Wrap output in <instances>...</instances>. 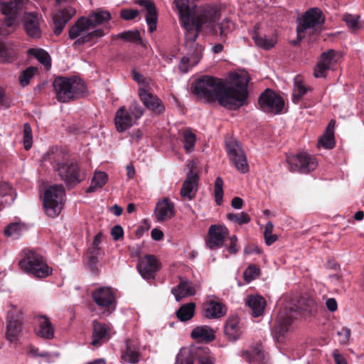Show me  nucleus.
<instances>
[{
    "instance_id": "nucleus-1",
    "label": "nucleus",
    "mask_w": 364,
    "mask_h": 364,
    "mask_svg": "<svg viewBox=\"0 0 364 364\" xmlns=\"http://www.w3.org/2000/svg\"><path fill=\"white\" fill-rule=\"evenodd\" d=\"M247 74L231 73L230 81L211 75H203L192 85L193 94L207 102H218L230 110H237L248 103V84Z\"/></svg>"
},
{
    "instance_id": "nucleus-2",
    "label": "nucleus",
    "mask_w": 364,
    "mask_h": 364,
    "mask_svg": "<svg viewBox=\"0 0 364 364\" xmlns=\"http://www.w3.org/2000/svg\"><path fill=\"white\" fill-rule=\"evenodd\" d=\"M174 4L178 12L181 26L186 29V46L194 48L191 57L183 56L178 68L182 73H187L189 68L197 65L202 58L201 47L195 42L202 31L203 25L213 20L215 11L208 7L191 6L189 0H175Z\"/></svg>"
},
{
    "instance_id": "nucleus-3",
    "label": "nucleus",
    "mask_w": 364,
    "mask_h": 364,
    "mask_svg": "<svg viewBox=\"0 0 364 364\" xmlns=\"http://www.w3.org/2000/svg\"><path fill=\"white\" fill-rule=\"evenodd\" d=\"M53 171L63 181L68 189H72L86 178V172L80 163L70 158L68 153L57 147L52 148L44 156Z\"/></svg>"
},
{
    "instance_id": "nucleus-4",
    "label": "nucleus",
    "mask_w": 364,
    "mask_h": 364,
    "mask_svg": "<svg viewBox=\"0 0 364 364\" xmlns=\"http://www.w3.org/2000/svg\"><path fill=\"white\" fill-rule=\"evenodd\" d=\"M317 311L316 301L311 297H301L296 304L284 306L278 314L274 331L283 336L289 329L294 319L299 314H314Z\"/></svg>"
},
{
    "instance_id": "nucleus-5",
    "label": "nucleus",
    "mask_w": 364,
    "mask_h": 364,
    "mask_svg": "<svg viewBox=\"0 0 364 364\" xmlns=\"http://www.w3.org/2000/svg\"><path fill=\"white\" fill-rule=\"evenodd\" d=\"M53 86L58 101L63 103L75 100L86 92L84 82L76 77L58 76L55 78Z\"/></svg>"
},
{
    "instance_id": "nucleus-6",
    "label": "nucleus",
    "mask_w": 364,
    "mask_h": 364,
    "mask_svg": "<svg viewBox=\"0 0 364 364\" xmlns=\"http://www.w3.org/2000/svg\"><path fill=\"white\" fill-rule=\"evenodd\" d=\"M21 256L22 259H20L18 265L24 272L39 279L46 278L52 274V268L36 250L24 249L21 252Z\"/></svg>"
},
{
    "instance_id": "nucleus-7",
    "label": "nucleus",
    "mask_w": 364,
    "mask_h": 364,
    "mask_svg": "<svg viewBox=\"0 0 364 364\" xmlns=\"http://www.w3.org/2000/svg\"><path fill=\"white\" fill-rule=\"evenodd\" d=\"M26 0H1L0 9L4 19L0 25V35L7 36L11 33L16 22V18L21 12Z\"/></svg>"
},
{
    "instance_id": "nucleus-8",
    "label": "nucleus",
    "mask_w": 364,
    "mask_h": 364,
    "mask_svg": "<svg viewBox=\"0 0 364 364\" xmlns=\"http://www.w3.org/2000/svg\"><path fill=\"white\" fill-rule=\"evenodd\" d=\"M214 362L208 348L189 346L180 349L175 364H213Z\"/></svg>"
},
{
    "instance_id": "nucleus-9",
    "label": "nucleus",
    "mask_w": 364,
    "mask_h": 364,
    "mask_svg": "<svg viewBox=\"0 0 364 364\" xmlns=\"http://www.w3.org/2000/svg\"><path fill=\"white\" fill-rule=\"evenodd\" d=\"M65 193L63 185L50 186L45 191L43 207L48 217L54 218L60 214L63 208V198Z\"/></svg>"
},
{
    "instance_id": "nucleus-10",
    "label": "nucleus",
    "mask_w": 364,
    "mask_h": 364,
    "mask_svg": "<svg viewBox=\"0 0 364 364\" xmlns=\"http://www.w3.org/2000/svg\"><path fill=\"white\" fill-rule=\"evenodd\" d=\"M258 106L265 113L279 114L284 107V99L269 88L265 89L258 97Z\"/></svg>"
},
{
    "instance_id": "nucleus-11",
    "label": "nucleus",
    "mask_w": 364,
    "mask_h": 364,
    "mask_svg": "<svg viewBox=\"0 0 364 364\" xmlns=\"http://www.w3.org/2000/svg\"><path fill=\"white\" fill-rule=\"evenodd\" d=\"M286 161L289 171L305 174L315 170L318 166L316 158L306 152L287 156Z\"/></svg>"
},
{
    "instance_id": "nucleus-12",
    "label": "nucleus",
    "mask_w": 364,
    "mask_h": 364,
    "mask_svg": "<svg viewBox=\"0 0 364 364\" xmlns=\"http://www.w3.org/2000/svg\"><path fill=\"white\" fill-rule=\"evenodd\" d=\"M324 23L325 18L319 9L311 8L306 11L301 18L299 19V23L296 28V33L299 41H301L304 37L302 33L309 29H315L316 27L322 26Z\"/></svg>"
},
{
    "instance_id": "nucleus-13",
    "label": "nucleus",
    "mask_w": 364,
    "mask_h": 364,
    "mask_svg": "<svg viewBox=\"0 0 364 364\" xmlns=\"http://www.w3.org/2000/svg\"><path fill=\"white\" fill-rule=\"evenodd\" d=\"M229 235L228 229L221 225H212L209 227L205 238V245L210 250H217L224 246L225 238Z\"/></svg>"
},
{
    "instance_id": "nucleus-14",
    "label": "nucleus",
    "mask_w": 364,
    "mask_h": 364,
    "mask_svg": "<svg viewBox=\"0 0 364 364\" xmlns=\"http://www.w3.org/2000/svg\"><path fill=\"white\" fill-rule=\"evenodd\" d=\"M136 268L144 279L154 280L156 272L161 269V263L155 256L146 255L139 259Z\"/></svg>"
},
{
    "instance_id": "nucleus-15",
    "label": "nucleus",
    "mask_w": 364,
    "mask_h": 364,
    "mask_svg": "<svg viewBox=\"0 0 364 364\" xmlns=\"http://www.w3.org/2000/svg\"><path fill=\"white\" fill-rule=\"evenodd\" d=\"M227 152L230 159L240 172L243 173L248 172L249 165L246 155L237 143L230 142L228 144Z\"/></svg>"
},
{
    "instance_id": "nucleus-16",
    "label": "nucleus",
    "mask_w": 364,
    "mask_h": 364,
    "mask_svg": "<svg viewBox=\"0 0 364 364\" xmlns=\"http://www.w3.org/2000/svg\"><path fill=\"white\" fill-rule=\"evenodd\" d=\"M92 298L95 304L102 308L109 309L115 305V296L109 287H102L92 291Z\"/></svg>"
},
{
    "instance_id": "nucleus-17",
    "label": "nucleus",
    "mask_w": 364,
    "mask_h": 364,
    "mask_svg": "<svg viewBox=\"0 0 364 364\" xmlns=\"http://www.w3.org/2000/svg\"><path fill=\"white\" fill-rule=\"evenodd\" d=\"M139 96L144 105L154 114H161L165 111V107L161 99L145 88L139 89Z\"/></svg>"
},
{
    "instance_id": "nucleus-18",
    "label": "nucleus",
    "mask_w": 364,
    "mask_h": 364,
    "mask_svg": "<svg viewBox=\"0 0 364 364\" xmlns=\"http://www.w3.org/2000/svg\"><path fill=\"white\" fill-rule=\"evenodd\" d=\"M92 340L91 344L97 347L107 342L109 338L110 328L108 324L99 322L97 320L92 321Z\"/></svg>"
},
{
    "instance_id": "nucleus-19",
    "label": "nucleus",
    "mask_w": 364,
    "mask_h": 364,
    "mask_svg": "<svg viewBox=\"0 0 364 364\" xmlns=\"http://www.w3.org/2000/svg\"><path fill=\"white\" fill-rule=\"evenodd\" d=\"M135 120L124 107H120L115 113L114 124L118 132L122 133L131 128Z\"/></svg>"
},
{
    "instance_id": "nucleus-20",
    "label": "nucleus",
    "mask_w": 364,
    "mask_h": 364,
    "mask_svg": "<svg viewBox=\"0 0 364 364\" xmlns=\"http://www.w3.org/2000/svg\"><path fill=\"white\" fill-rule=\"evenodd\" d=\"M23 26L26 34L32 38H39L41 36L40 18L36 13L31 12L25 15Z\"/></svg>"
},
{
    "instance_id": "nucleus-21",
    "label": "nucleus",
    "mask_w": 364,
    "mask_h": 364,
    "mask_svg": "<svg viewBox=\"0 0 364 364\" xmlns=\"http://www.w3.org/2000/svg\"><path fill=\"white\" fill-rule=\"evenodd\" d=\"M75 14V10L71 7L60 9L53 16L54 33L56 36L61 34L65 24Z\"/></svg>"
},
{
    "instance_id": "nucleus-22",
    "label": "nucleus",
    "mask_w": 364,
    "mask_h": 364,
    "mask_svg": "<svg viewBox=\"0 0 364 364\" xmlns=\"http://www.w3.org/2000/svg\"><path fill=\"white\" fill-rule=\"evenodd\" d=\"M259 24L254 26L252 38L255 44L259 48L265 50H269L273 48L277 43V35L274 32L271 36H262L259 32Z\"/></svg>"
},
{
    "instance_id": "nucleus-23",
    "label": "nucleus",
    "mask_w": 364,
    "mask_h": 364,
    "mask_svg": "<svg viewBox=\"0 0 364 364\" xmlns=\"http://www.w3.org/2000/svg\"><path fill=\"white\" fill-rule=\"evenodd\" d=\"M226 306L221 302L208 299L203 304V316L207 318H217L225 315Z\"/></svg>"
},
{
    "instance_id": "nucleus-24",
    "label": "nucleus",
    "mask_w": 364,
    "mask_h": 364,
    "mask_svg": "<svg viewBox=\"0 0 364 364\" xmlns=\"http://www.w3.org/2000/svg\"><path fill=\"white\" fill-rule=\"evenodd\" d=\"M154 213L159 222H164L175 215L174 204L168 198L157 203Z\"/></svg>"
},
{
    "instance_id": "nucleus-25",
    "label": "nucleus",
    "mask_w": 364,
    "mask_h": 364,
    "mask_svg": "<svg viewBox=\"0 0 364 364\" xmlns=\"http://www.w3.org/2000/svg\"><path fill=\"white\" fill-rule=\"evenodd\" d=\"M141 7L146 10V21L149 27V31L153 33L156 30L158 15L155 4L151 0H138L136 1Z\"/></svg>"
},
{
    "instance_id": "nucleus-26",
    "label": "nucleus",
    "mask_w": 364,
    "mask_h": 364,
    "mask_svg": "<svg viewBox=\"0 0 364 364\" xmlns=\"http://www.w3.org/2000/svg\"><path fill=\"white\" fill-rule=\"evenodd\" d=\"M199 177L197 173L190 171L187 175L186 180L184 181L180 193L181 196L184 198L192 200L196 196L197 191V185Z\"/></svg>"
},
{
    "instance_id": "nucleus-27",
    "label": "nucleus",
    "mask_w": 364,
    "mask_h": 364,
    "mask_svg": "<svg viewBox=\"0 0 364 364\" xmlns=\"http://www.w3.org/2000/svg\"><path fill=\"white\" fill-rule=\"evenodd\" d=\"M191 338L198 343H208L215 339V331L208 326H198L192 330Z\"/></svg>"
},
{
    "instance_id": "nucleus-28",
    "label": "nucleus",
    "mask_w": 364,
    "mask_h": 364,
    "mask_svg": "<svg viewBox=\"0 0 364 364\" xmlns=\"http://www.w3.org/2000/svg\"><path fill=\"white\" fill-rule=\"evenodd\" d=\"M171 293L174 295L176 300L180 301L186 296H193L196 294V289L191 281L180 277L178 284L171 289Z\"/></svg>"
},
{
    "instance_id": "nucleus-29",
    "label": "nucleus",
    "mask_w": 364,
    "mask_h": 364,
    "mask_svg": "<svg viewBox=\"0 0 364 364\" xmlns=\"http://www.w3.org/2000/svg\"><path fill=\"white\" fill-rule=\"evenodd\" d=\"M38 323V328L36 331L38 336L47 340H51L54 338L55 329L49 318L46 315H38L36 316Z\"/></svg>"
},
{
    "instance_id": "nucleus-30",
    "label": "nucleus",
    "mask_w": 364,
    "mask_h": 364,
    "mask_svg": "<svg viewBox=\"0 0 364 364\" xmlns=\"http://www.w3.org/2000/svg\"><path fill=\"white\" fill-rule=\"evenodd\" d=\"M141 356L138 343L135 341L127 339L126 341V348L122 354V358L124 361L135 364L139 362Z\"/></svg>"
},
{
    "instance_id": "nucleus-31",
    "label": "nucleus",
    "mask_w": 364,
    "mask_h": 364,
    "mask_svg": "<svg viewBox=\"0 0 364 364\" xmlns=\"http://www.w3.org/2000/svg\"><path fill=\"white\" fill-rule=\"evenodd\" d=\"M239 318L237 316L229 317L225 326V335L230 341H237L242 334L239 326Z\"/></svg>"
},
{
    "instance_id": "nucleus-32",
    "label": "nucleus",
    "mask_w": 364,
    "mask_h": 364,
    "mask_svg": "<svg viewBox=\"0 0 364 364\" xmlns=\"http://www.w3.org/2000/svg\"><path fill=\"white\" fill-rule=\"evenodd\" d=\"M111 18V14L107 11L97 9L92 11L87 17L86 21L87 25L90 28H92L98 25L103 23L104 22L108 21Z\"/></svg>"
},
{
    "instance_id": "nucleus-33",
    "label": "nucleus",
    "mask_w": 364,
    "mask_h": 364,
    "mask_svg": "<svg viewBox=\"0 0 364 364\" xmlns=\"http://www.w3.org/2000/svg\"><path fill=\"white\" fill-rule=\"evenodd\" d=\"M22 331V322L14 318H9L6 328V338L11 342L16 341Z\"/></svg>"
},
{
    "instance_id": "nucleus-34",
    "label": "nucleus",
    "mask_w": 364,
    "mask_h": 364,
    "mask_svg": "<svg viewBox=\"0 0 364 364\" xmlns=\"http://www.w3.org/2000/svg\"><path fill=\"white\" fill-rule=\"evenodd\" d=\"M336 121L331 119L326 129L325 133L321 137L318 143L326 149H333L335 146L334 128Z\"/></svg>"
},
{
    "instance_id": "nucleus-35",
    "label": "nucleus",
    "mask_w": 364,
    "mask_h": 364,
    "mask_svg": "<svg viewBox=\"0 0 364 364\" xmlns=\"http://www.w3.org/2000/svg\"><path fill=\"white\" fill-rule=\"evenodd\" d=\"M246 305L252 309L253 316L258 317L264 312L266 301L260 296H250L246 301Z\"/></svg>"
},
{
    "instance_id": "nucleus-36",
    "label": "nucleus",
    "mask_w": 364,
    "mask_h": 364,
    "mask_svg": "<svg viewBox=\"0 0 364 364\" xmlns=\"http://www.w3.org/2000/svg\"><path fill=\"white\" fill-rule=\"evenodd\" d=\"M196 305L194 302L183 304L176 311L177 318L182 322L191 320L195 315Z\"/></svg>"
},
{
    "instance_id": "nucleus-37",
    "label": "nucleus",
    "mask_w": 364,
    "mask_h": 364,
    "mask_svg": "<svg viewBox=\"0 0 364 364\" xmlns=\"http://www.w3.org/2000/svg\"><path fill=\"white\" fill-rule=\"evenodd\" d=\"M89 29L90 28L87 25L86 17L82 16L70 28L69 38L70 39H75L79 37L82 32Z\"/></svg>"
},
{
    "instance_id": "nucleus-38",
    "label": "nucleus",
    "mask_w": 364,
    "mask_h": 364,
    "mask_svg": "<svg viewBox=\"0 0 364 364\" xmlns=\"http://www.w3.org/2000/svg\"><path fill=\"white\" fill-rule=\"evenodd\" d=\"M108 180V176L106 173L99 171L96 172L92 180L90 186L87 189V193H93L97 188H102Z\"/></svg>"
},
{
    "instance_id": "nucleus-39",
    "label": "nucleus",
    "mask_w": 364,
    "mask_h": 364,
    "mask_svg": "<svg viewBox=\"0 0 364 364\" xmlns=\"http://www.w3.org/2000/svg\"><path fill=\"white\" fill-rule=\"evenodd\" d=\"M242 357L246 362H265V355L264 351L259 348H255L252 352L244 350L242 353Z\"/></svg>"
},
{
    "instance_id": "nucleus-40",
    "label": "nucleus",
    "mask_w": 364,
    "mask_h": 364,
    "mask_svg": "<svg viewBox=\"0 0 364 364\" xmlns=\"http://www.w3.org/2000/svg\"><path fill=\"white\" fill-rule=\"evenodd\" d=\"M28 54L34 56L41 64L46 67H50V57L48 52L41 48H30Z\"/></svg>"
},
{
    "instance_id": "nucleus-41",
    "label": "nucleus",
    "mask_w": 364,
    "mask_h": 364,
    "mask_svg": "<svg viewBox=\"0 0 364 364\" xmlns=\"http://www.w3.org/2000/svg\"><path fill=\"white\" fill-rule=\"evenodd\" d=\"M360 18L359 15L345 14L342 16V20L346 23V26L351 31L355 32L362 28V25L359 21Z\"/></svg>"
},
{
    "instance_id": "nucleus-42",
    "label": "nucleus",
    "mask_w": 364,
    "mask_h": 364,
    "mask_svg": "<svg viewBox=\"0 0 364 364\" xmlns=\"http://www.w3.org/2000/svg\"><path fill=\"white\" fill-rule=\"evenodd\" d=\"M196 136L190 129H185L183 132L182 142L187 153L191 152L195 146Z\"/></svg>"
},
{
    "instance_id": "nucleus-43",
    "label": "nucleus",
    "mask_w": 364,
    "mask_h": 364,
    "mask_svg": "<svg viewBox=\"0 0 364 364\" xmlns=\"http://www.w3.org/2000/svg\"><path fill=\"white\" fill-rule=\"evenodd\" d=\"M100 248L89 247L86 257L88 260V265L92 271H97V264L99 262V256L101 255Z\"/></svg>"
},
{
    "instance_id": "nucleus-44",
    "label": "nucleus",
    "mask_w": 364,
    "mask_h": 364,
    "mask_svg": "<svg viewBox=\"0 0 364 364\" xmlns=\"http://www.w3.org/2000/svg\"><path fill=\"white\" fill-rule=\"evenodd\" d=\"M16 58L14 50L8 47L4 42L0 41V62L11 63Z\"/></svg>"
},
{
    "instance_id": "nucleus-45",
    "label": "nucleus",
    "mask_w": 364,
    "mask_h": 364,
    "mask_svg": "<svg viewBox=\"0 0 364 364\" xmlns=\"http://www.w3.org/2000/svg\"><path fill=\"white\" fill-rule=\"evenodd\" d=\"M226 217L229 221L239 225L247 224L251 220L250 216L245 212H241L239 213H230L227 214Z\"/></svg>"
},
{
    "instance_id": "nucleus-46",
    "label": "nucleus",
    "mask_w": 364,
    "mask_h": 364,
    "mask_svg": "<svg viewBox=\"0 0 364 364\" xmlns=\"http://www.w3.org/2000/svg\"><path fill=\"white\" fill-rule=\"evenodd\" d=\"M0 196L2 198H6L5 203H12L15 200V193L13 188L6 182L0 183Z\"/></svg>"
},
{
    "instance_id": "nucleus-47",
    "label": "nucleus",
    "mask_w": 364,
    "mask_h": 364,
    "mask_svg": "<svg viewBox=\"0 0 364 364\" xmlns=\"http://www.w3.org/2000/svg\"><path fill=\"white\" fill-rule=\"evenodd\" d=\"M37 71L38 68L33 66H30L23 70L18 77L21 85L23 87L28 85L31 79L34 76Z\"/></svg>"
},
{
    "instance_id": "nucleus-48",
    "label": "nucleus",
    "mask_w": 364,
    "mask_h": 364,
    "mask_svg": "<svg viewBox=\"0 0 364 364\" xmlns=\"http://www.w3.org/2000/svg\"><path fill=\"white\" fill-rule=\"evenodd\" d=\"M273 224L272 222L269 221L266 223L264 231V237L265 243L267 245H272L274 242H275L278 240V237L277 235L272 234L273 231Z\"/></svg>"
},
{
    "instance_id": "nucleus-49",
    "label": "nucleus",
    "mask_w": 364,
    "mask_h": 364,
    "mask_svg": "<svg viewBox=\"0 0 364 364\" xmlns=\"http://www.w3.org/2000/svg\"><path fill=\"white\" fill-rule=\"evenodd\" d=\"M118 36L119 38L123 39L125 41L134 42L136 43H140L141 42L140 33L137 30L124 31L119 33Z\"/></svg>"
},
{
    "instance_id": "nucleus-50",
    "label": "nucleus",
    "mask_w": 364,
    "mask_h": 364,
    "mask_svg": "<svg viewBox=\"0 0 364 364\" xmlns=\"http://www.w3.org/2000/svg\"><path fill=\"white\" fill-rule=\"evenodd\" d=\"M307 88L301 83L296 82L291 95V100L294 104H299L303 96L306 93Z\"/></svg>"
},
{
    "instance_id": "nucleus-51",
    "label": "nucleus",
    "mask_w": 364,
    "mask_h": 364,
    "mask_svg": "<svg viewBox=\"0 0 364 364\" xmlns=\"http://www.w3.org/2000/svg\"><path fill=\"white\" fill-rule=\"evenodd\" d=\"M127 110L129 112L130 114L132 116L133 119L136 121L139 119L144 112V109L143 107L140 105V104L134 100L129 106Z\"/></svg>"
},
{
    "instance_id": "nucleus-52",
    "label": "nucleus",
    "mask_w": 364,
    "mask_h": 364,
    "mask_svg": "<svg viewBox=\"0 0 364 364\" xmlns=\"http://www.w3.org/2000/svg\"><path fill=\"white\" fill-rule=\"evenodd\" d=\"M223 181L220 177H217L215 181L214 194L215 202L218 205H221L223 197Z\"/></svg>"
},
{
    "instance_id": "nucleus-53",
    "label": "nucleus",
    "mask_w": 364,
    "mask_h": 364,
    "mask_svg": "<svg viewBox=\"0 0 364 364\" xmlns=\"http://www.w3.org/2000/svg\"><path fill=\"white\" fill-rule=\"evenodd\" d=\"M33 135L32 129L28 123L23 125V144L26 150H29L32 146Z\"/></svg>"
},
{
    "instance_id": "nucleus-54",
    "label": "nucleus",
    "mask_w": 364,
    "mask_h": 364,
    "mask_svg": "<svg viewBox=\"0 0 364 364\" xmlns=\"http://www.w3.org/2000/svg\"><path fill=\"white\" fill-rule=\"evenodd\" d=\"M259 272L260 269L257 265L250 264L244 272V279L246 282H250L259 276Z\"/></svg>"
},
{
    "instance_id": "nucleus-55",
    "label": "nucleus",
    "mask_w": 364,
    "mask_h": 364,
    "mask_svg": "<svg viewBox=\"0 0 364 364\" xmlns=\"http://www.w3.org/2000/svg\"><path fill=\"white\" fill-rule=\"evenodd\" d=\"M21 231V226L19 223H11L4 229V235L7 237L14 236L17 237Z\"/></svg>"
},
{
    "instance_id": "nucleus-56",
    "label": "nucleus",
    "mask_w": 364,
    "mask_h": 364,
    "mask_svg": "<svg viewBox=\"0 0 364 364\" xmlns=\"http://www.w3.org/2000/svg\"><path fill=\"white\" fill-rule=\"evenodd\" d=\"M233 23L228 18L224 19L220 24H218V29L220 31V36L223 41L226 39L227 34L230 30V26Z\"/></svg>"
},
{
    "instance_id": "nucleus-57",
    "label": "nucleus",
    "mask_w": 364,
    "mask_h": 364,
    "mask_svg": "<svg viewBox=\"0 0 364 364\" xmlns=\"http://www.w3.org/2000/svg\"><path fill=\"white\" fill-rule=\"evenodd\" d=\"M336 52L333 49L328 50L323 52L318 60L319 62L323 63L324 65L330 68V65L336 56Z\"/></svg>"
},
{
    "instance_id": "nucleus-58",
    "label": "nucleus",
    "mask_w": 364,
    "mask_h": 364,
    "mask_svg": "<svg viewBox=\"0 0 364 364\" xmlns=\"http://www.w3.org/2000/svg\"><path fill=\"white\" fill-rule=\"evenodd\" d=\"M350 333L351 331L350 328L342 327L340 330L337 331L338 342L342 345L347 344L349 341Z\"/></svg>"
},
{
    "instance_id": "nucleus-59",
    "label": "nucleus",
    "mask_w": 364,
    "mask_h": 364,
    "mask_svg": "<svg viewBox=\"0 0 364 364\" xmlns=\"http://www.w3.org/2000/svg\"><path fill=\"white\" fill-rule=\"evenodd\" d=\"M139 14V11L133 9H123L120 11V17L126 21L132 20L137 17Z\"/></svg>"
},
{
    "instance_id": "nucleus-60",
    "label": "nucleus",
    "mask_w": 364,
    "mask_h": 364,
    "mask_svg": "<svg viewBox=\"0 0 364 364\" xmlns=\"http://www.w3.org/2000/svg\"><path fill=\"white\" fill-rule=\"evenodd\" d=\"M330 69L327 65L323 63L318 62L314 68V75L316 77H326L327 71Z\"/></svg>"
},
{
    "instance_id": "nucleus-61",
    "label": "nucleus",
    "mask_w": 364,
    "mask_h": 364,
    "mask_svg": "<svg viewBox=\"0 0 364 364\" xmlns=\"http://www.w3.org/2000/svg\"><path fill=\"white\" fill-rule=\"evenodd\" d=\"M230 242L225 247L230 254L235 255L237 253L239 249L237 247V237L236 235H232L229 238Z\"/></svg>"
},
{
    "instance_id": "nucleus-62",
    "label": "nucleus",
    "mask_w": 364,
    "mask_h": 364,
    "mask_svg": "<svg viewBox=\"0 0 364 364\" xmlns=\"http://www.w3.org/2000/svg\"><path fill=\"white\" fill-rule=\"evenodd\" d=\"M111 235L114 241H118L124 236V230L122 226L114 225L111 230Z\"/></svg>"
},
{
    "instance_id": "nucleus-63",
    "label": "nucleus",
    "mask_w": 364,
    "mask_h": 364,
    "mask_svg": "<svg viewBox=\"0 0 364 364\" xmlns=\"http://www.w3.org/2000/svg\"><path fill=\"white\" fill-rule=\"evenodd\" d=\"M88 37L89 41H92L96 38L102 37L105 36V31L102 28L96 29L92 32H90L89 33L86 34Z\"/></svg>"
},
{
    "instance_id": "nucleus-64",
    "label": "nucleus",
    "mask_w": 364,
    "mask_h": 364,
    "mask_svg": "<svg viewBox=\"0 0 364 364\" xmlns=\"http://www.w3.org/2000/svg\"><path fill=\"white\" fill-rule=\"evenodd\" d=\"M326 306L330 311H335L338 308L337 301L333 298L328 299L326 301Z\"/></svg>"
}]
</instances>
